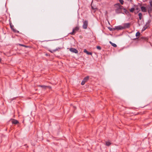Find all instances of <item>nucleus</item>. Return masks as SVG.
I'll use <instances>...</instances> for the list:
<instances>
[{
  "mask_svg": "<svg viewBox=\"0 0 152 152\" xmlns=\"http://www.w3.org/2000/svg\"><path fill=\"white\" fill-rule=\"evenodd\" d=\"M140 33L139 32H137L136 34V36L137 37L140 35Z\"/></svg>",
  "mask_w": 152,
  "mask_h": 152,
  "instance_id": "4be33fe9",
  "label": "nucleus"
},
{
  "mask_svg": "<svg viewBox=\"0 0 152 152\" xmlns=\"http://www.w3.org/2000/svg\"><path fill=\"white\" fill-rule=\"evenodd\" d=\"M141 11L142 12H147V9L145 7L142 6L141 7Z\"/></svg>",
  "mask_w": 152,
  "mask_h": 152,
  "instance_id": "9b49d317",
  "label": "nucleus"
},
{
  "mask_svg": "<svg viewBox=\"0 0 152 152\" xmlns=\"http://www.w3.org/2000/svg\"><path fill=\"white\" fill-rule=\"evenodd\" d=\"M150 4L151 6H152V0H151L150 1Z\"/></svg>",
  "mask_w": 152,
  "mask_h": 152,
  "instance_id": "393cba45",
  "label": "nucleus"
},
{
  "mask_svg": "<svg viewBox=\"0 0 152 152\" xmlns=\"http://www.w3.org/2000/svg\"><path fill=\"white\" fill-rule=\"evenodd\" d=\"M145 1H147V0H144Z\"/></svg>",
  "mask_w": 152,
  "mask_h": 152,
  "instance_id": "2f4dec72",
  "label": "nucleus"
},
{
  "mask_svg": "<svg viewBox=\"0 0 152 152\" xmlns=\"http://www.w3.org/2000/svg\"><path fill=\"white\" fill-rule=\"evenodd\" d=\"M83 52L84 53H86L87 55H91L92 54L91 52H88L86 49H85L84 50Z\"/></svg>",
  "mask_w": 152,
  "mask_h": 152,
  "instance_id": "4468645a",
  "label": "nucleus"
},
{
  "mask_svg": "<svg viewBox=\"0 0 152 152\" xmlns=\"http://www.w3.org/2000/svg\"><path fill=\"white\" fill-rule=\"evenodd\" d=\"M105 143H106V145L107 146H110L111 144L110 142H108V141L106 142H105Z\"/></svg>",
  "mask_w": 152,
  "mask_h": 152,
  "instance_id": "6ab92c4d",
  "label": "nucleus"
},
{
  "mask_svg": "<svg viewBox=\"0 0 152 152\" xmlns=\"http://www.w3.org/2000/svg\"><path fill=\"white\" fill-rule=\"evenodd\" d=\"M38 86L39 87H41L44 89H46L47 88H50L51 87L49 86H47L45 85H39Z\"/></svg>",
  "mask_w": 152,
  "mask_h": 152,
  "instance_id": "ddd939ff",
  "label": "nucleus"
},
{
  "mask_svg": "<svg viewBox=\"0 0 152 152\" xmlns=\"http://www.w3.org/2000/svg\"><path fill=\"white\" fill-rule=\"evenodd\" d=\"M137 39L136 38H135L134 39Z\"/></svg>",
  "mask_w": 152,
  "mask_h": 152,
  "instance_id": "7c9ffc66",
  "label": "nucleus"
},
{
  "mask_svg": "<svg viewBox=\"0 0 152 152\" xmlns=\"http://www.w3.org/2000/svg\"><path fill=\"white\" fill-rule=\"evenodd\" d=\"M10 25L11 29L13 32H17V33H18L19 32V31H17L14 28V26L12 24V23L11 22H10Z\"/></svg>",
  "mask_w": 152,
  "mask_h": 152,
  "instance_id": "20e7f679",
  "label": "nucleus"
},
{
  "mask_svg": "<svg viewBox=\"0 0 152 152\" xmlns=\"http://www.w3.org/2000/svg\"><path fill=\"white\" fill-rule=\"evenodd\" d=\"M135 10V9L134 8H132L130 9V11L131 12H133Z\"/></svg>",
  "mask_w": 152,
  "mask_h": 152,
  "instance_id": "412c9836",
  "label": "nucleus"
},
{
  "mask_svg": "<svg viewBox=\"0 0 152 152\" xmlns=\"http://www.w3.org/2000/svg\"><path fill=\"white\" fill-rule=\"evenodd\" d=\"M115 29L118 30H120L123 29L122 26H118L115 27Z\"/></svg>",
  "mask_w": 152,
  "mask_h": 152,
  "instance_id": "f8f14e48",
  "label": "nucleus"
},
{
  "mask_svg": "<svg viewBox=\"0 0 152 152\" xmlns=\"http://www.w3.org/2000/svg\"><path fill=\"white\" fill-rule=\"evenodd\" d=\"M19 45L20 46H23V47L24 46V45H23V44H19Z\"/></svg>",
  "mask_w": 152,
  "mask_h": 152,
  "instance_id": "bb28decb",
  "label": "nucleus"
},
{
  "mask_svg": "<svg viewBox=\"0 0 152 152\" xmlns=\"http://www.w3.org/2000/svg\"><path fill=\"white\" fill-rule=\"evenodd\" d=\"M11 122L13 124H17L19 123V121L15 119H11Z\"/></svg>",
  "mask_w": 152,
  "mask_h": 152,
  "instance_id": "1a4fd4ad",
  "label": "nucleus"
},
{
  "mask_svg": "<svg viewBox=\"0 0 152 152\" xmlns=\"http://www.w3.org/2000/svg\"><path fill=\"white\" fill-rule=\"evenodd\" d=\"M115 7L116 8V9L115 10V12L117 14H119L122 13L121 10H123L124 7H123L119 3H117L115 4Z\"/></svg>",
  "mask_w": 152,
  "mask_h": 152,
  "instance_id": "f257e3e1",
  "label": "nucleus"
},
{
  "mask_svg": "<svg viewBox=\"0 0 152 152\" xmlns=\"http://www.w3.org/2000/svg\"><path fill=\"white\" fill-rule=\"evenodd\" d=\"M150 26V24L149 23H147L142 28V31H145L148 27H149Z\"/></svg>",
  "mask_w": 152,
  "mask_h": 152,
  "instance_id": "0eeeda50",
  "label": "nucleus"
},
{
  "mask_svg": "<svg viewBox=\"0 0 152 152\" xmlns=\"http://www.w3.org/2000/svg\"><path fill=\"white\" fill-rule=\"evenodd\" d=\"M24 47H26V48L30 47L29 46H26V45H24Z\"/></svg>",
  "mask_w": 152,
  "mask_h": 152,
  "instance_id": "cd10ccee",
  "label": "nucleus"
},
{
  "mask_svg": "<svg viewBox=\"0 0 152 152\" xmlns=\"http://www.w3.org/2000/svg\"><path fill=\"white\" fill-rule=\"evenodd\" d=\"M119 1L121 4H123L124 1L123 0H119Z\"/></svg>",
  "mask_w": 152,
  "mask_h": 152,
  "instance_id": "5701e85b",
  "label": "nucleus"
},
{
  "mask_svg": "<svg viewBox=\"0 0 152 152\" xmlns=\"http://www.w3.org/2000/svg\"><path fill=\"white\" fill-rule=\"evenodd\" d=\"M96 48L99 50H101V47L99 46H97Z\"/></svg>",
  "mask_w": 152,
  "mask_h": 152,
  "instance_id": "b1692460",
  "label": "nucleus"
},
{
  "mask_svg": "<svg viewBox=\"0 0 152 152\" xmlns=\"http://www.w3.org/2000/svg\"><path fill=\"white\" fill-rule=\"evenodd\" d=\"M79 29V26H77L75 27L72 30V31L69 33L70 34L73 35L75 34L76 32L78 31Z\"/></svg>",
  "mask_w": 152,
  "mask_h": 152,
  "instance_id": "f03ea898",
  "label": "nucleus"
},
{
  "mask_svg": "<svg viewBox=\"0 0 152 152\" xmlns=\"http://www.w3.org/2000/svg\"><path fill=\"white\" fill-rule=\"evenodd\" d=\"M110 31H112V28H111V29H110Z\"/></svg>",
  "mask_w": 152,
  "mask_h": 152,
  "instance_id": "c756f323",
  "label": "nucleus"
},
{
  "mask_svg": "<svg viewBox=\"0 0 152 152\" xmlns=\"http://www.w3.org/2000/svg\"><path fill=\"white\" fill-rule=\"evenodd\" d=\"M61 48H57L56 49L53 50H49V51L51 52V53H53L54 52H56L57 51H59V50H61Z\"/></svg>",
  "mask_w": 152,
  "mask_h": 152,
  "instance_id": "9d476101",
  "label": "nucleus"
},
{
  "mask_svg": "<svg viewBox=\"0 0 152 152\" xmlns=\"http://www.w3.org/2000/svg\"><path fill=\"white\" fill-rule=\"evenodd\" d=\"M131 25L130 23H124L122 24V27L123 29L130 28Z\"/></svg>",
  "mask_w": 152,
  "mask_h": 152,
  "instance_id": "7ed1b4c3",
  "label": "nucleus"
},
{
  "mask_svg": "<svg viewBox=\"0 0 152 152\" xmlns=\"http://www.w3.org/2000/svg\"><path fill=\"white\" fill-rule=\"evenodd\" d=\"M89 78V76H87L86 77H85L83 79V80L86 83L88 80Z\"/></svg>",
  "mask_w": 152,
  "mask_h": 152,
  "instance_id": "2eb2a0df",
  "label": "nucleus"
},
{
  "mask_svg": "<svg viewBox=\"0 0 152 152\" xmlns=\"http://www.w3.org/2000/svg\"><path fill=\"white\" fill-rule=\"evenodd\" d=\"M69 50L70 51L72 52L75 53H77L78 52V51L76 49L73 48H70Z\"/></svg>",
  "mask_w": 152,
  "mask_h": 152,
  "instance_id": "39448f33",
  "label": "nucleus"
},
{
  "mask_svg": "<svg viewBox=\"0 0 152 152\" xmlns=\"http://www.w3.org/2000/svg\"><path fill=\"white\" fill-rule=\"evenodd\" d=\"M123 10H124V12L127 15H129V12L125 8H124Z\"/></svg>",
  "mask_w": 152,
  "mask_h": 152,
  "instance_id": "f3484780",
  "label": "nucleus"
},
{
  "mask_svg": "<svg viewBox=\"0 0 152 152\" xmlns=\"http://www.w3.org/2000/svg\"><path fill=\"white\" fill-rule=\"evenodd\" d=\"M148 12L149 14L151 13L152 12V6L149 7L148 8Z\"/></svg>",
  "mask_w": 152,
  "mask_h": 152,
  "instance_id": "dca6fc26",
  "label": "nucleus"
},
{
  "mask_svg": "<svg viewBox=\"0 0 152 152\" xmlns=\"http://www.w3.org/2000/svg\"><path fill=\"white\" fill-rule=\"evenodd\" d=\"M147 39L144 37H141L139 38L138 39V40L139 41L142 42H144L145 41H147Z\"/></svg>",
  "mask_w": 152,
  "mask_h": 152,
  "instance_id": "6e6552de",
  "label": "nucleus"
},
{
  "mask_svg": "<svg viewBox=\"0 0 152 152\" xmlns=\"http://www.w3.org/2000/svg\"><path fill=\"white\" fill-rule=\"evenodd\" d=\"M85 83L84 82L83 80H82L81 84L82 85H84Z\"/></svg>",
  "mask_w": 152,
  "mask_h": 152,
  "instance_id": "a878e982",
  "label": "nucleus"
},
{
  "mask_svg": "<svg viewBox=\"0 0 152 152\" xmlns=\"http://www.w3.org/2000/svg\"><path fill=\"white\" fill-rule=\"evenodd\" d=\"M142 14L141 13H140L138 14V15L139 17V18L140 20H141L142 18Z\"/></svg>",
  "mask_w": 152,
  "mask_h": 152,
  "instance_id": "aec40b11",
  "label": "nucleus"
},
{
  "mask_svg": "<svg viewBox=\"0 0 152 152\" xmlns=\"http://www.w3.org/2000/svg\"><path fill=\"white\" fill-rule=\"evenodd\" d=\"M88 22L87 20H85L84 21L83 24V28L84 29H86L88 26Z\"/></svg>",
  "mask_w": 152,
  "mask_h": 152,
  "instance_id": "423d86ee",
  "label": "nucleus"
},
{
  "mask_svg": "<svg viewBox=\"0 0 152 152\" xmlns=\"http://www.w3.org/2000/svg\"><path fill=\"white\" fill-rule=\"evenodd\" d=\"M1 58H0V62H1Z\"/></svg>",
  "mask_w": 152,
  "mask_h": 152,
  "instance_id": "c85d7f7f",
  "label": "nucleus"
},
{
  "mask_svg": "<svg viewBox=\"0 0 152 152\" xmlns=\"http://www.w3.org/2000/svg\"><path fill=\"white\" fill-rule=\"evenodd\" d=\"M109 43L111 45L115 48H116L117 47L115 43H113L111 41L109 42Z\"/></svg>",
  "mask_w": 152,
  "mask_h": 152,
  "instance_id": "a211bd4d",
  "label": "nucleus"
}]
</instances>
